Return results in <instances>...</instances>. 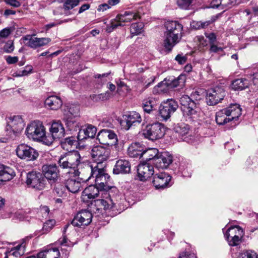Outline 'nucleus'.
<instances>
[{"mask_svg": "<svg viewBox=\"0 0 258 258\" xmlns=\"http://www.w3.org/2000/svg\"><path fill=\"white\" fill-rule=\"evenodd\" d=\"M90 169L86 179H82L83 181H87L91 178H94L96 185L99 186L101 191V199L94 201V205L102 206L104 210L112 209L115 203L113 202V192L117 191L116 188L112 185L110 176L106 172L104 167L101 165L90 166Z\"/></svg>", "mask_w": 258, "mask_h": 258, "instance_id": "f257e3e1", "label": "nucleus"}, {"mask_svg": "<svg viewBox=\"0 0 258 258\" xmlns=\"http://www.w3.org/2000/svg\"><path fill=\"white\" fill-rule=\"evenodd\" d=\"M144 162L153 164L156 168L166 169L173 161V156L168 152H159L155 148L145 149L144 150Z\"/></svg>", "mask_w": 258, "mask_h": 258, "instance_id": "f03ea898", "label": "nucleus"}, {"mask_svg": "<svg viewBox=\"0 0 258 258\" xmlns=\"http://www.w3.org/2000/svg\"><path fill=\"white\" fill-rule=\"evenodd\" d=\"M165 27L166 30L164 33L163 46L169 52L181 38L182 26L177 21H172L167 22Z\"/></svg>", "mask_w": 258, "mask_h": 258, "instance_id": "7ed1b4c3", "label": "nucleus"}, {"mask_svg": "<svg viewBox=\"0 0 258 258\" xmlns=\"http://www.w3.org/2000/svg\"><path fill=\"white\" fill-rule=\"evenodd\" d=\"M190 97L183 95L180 98L181 109L185 117L192 120L198 119L202 112L199 106L192 99H200L199 92L198 91L192 92Z\"/></svg>", "mask_w": 258, "mask_h": 258, "instance_id": "20e7f679", "label": "nucleus"}, {"mask_svg": "<svg viewBox=\"0 0 258 258\" xmlns=\"http://www.w3.org/2000/svg\"><path fill=\"white\" fill-rule=\"evenodd\" d=\"M70 169L73 170L72 173L75 176H80L84 174L88 170L90 169V164L83 160L78 151H73L66 153Z\"/></svg>", "mask_w": 258, "mask_h": 258, "instance_id": "39448f33", "label": "nucleus"}, {"mask_svg": "<svg viewBox=\"0 0 258 258\" xmlns=\"http://www.w3.org/2000/svg\"><path fill=\"white\" fill-rule=\"evenodd\" d=\"M241 114V109L238 104H231L228 107L217 112L215 120L218 125H224L227 122L237 120Z\"/></svg>", "mask_w": 258, "mask_h": 258, "instance_id": "423d86ee", "label": "nucleus"}, {"mask_svg": "<svg viewBox=\"0 0 258 258\" xmlns=\"http://www.w3.org/2000/svg\"><path fill=\"white\" fill-rule=\"evenodd\" d=\"M27 137L34 141L42 142L46 137L45 128L39 120H34L29 124L25 131Z\"/></svg>", "mask_w": 258, "mask_h": 258, "instance_id": "0eeeda50", "label": "nucleus"}, {"mask_svg": "<svg viewBox=\"0 0 258 258\" xmlns=\"http://www.w3.org/2000/svg\"><path fill=\"white\" fill-rule=\"evenodd\" d=\"M140 17L138 14L130 11L125 12L122 14H118L107 26L106 31L110 33L118 26H123L124 25V23L130 22L133 20H137Z\"/></svg>", "mask_w": 258, "mask_h": 258, "instance_id": "6e6552de", "label": "nucleus"}, {"mask_svg": "<svg viewBox=\"0 0 258 258\" xmlns=\"http://www.w3.org/2000/svg\"><path fill=\"white\" fill-rule=\"evenodd\" d=\"M50 134H48L44 139V144L49 146L55 140L60 139L65 135L64 128L59 120L53 121L49 129Z\"/></svg>", "mask_w": 258, "mask_h": 258, "instance_id": "1a4fd4ad", "label": "nucleus"}, {"mask_svg": "<svg viewBox=\"0 0 258 258\" xmlns=\"http://www.w3.org/2000/svg\"><path fill=\"white\" fill-rule=\"evenodd\" d=\"M145 137L152 141H155L162 138L165 135L164 125L159 122L147 125L143 131Z\"/></svg>", "mask_w": 258, "mask_h": 258, "instance_id": "9d476101", "label": "nucleus"}, {"mask_svg": "<svg viewBox=\"0 0 258 258\" xmlns=\"http://www.w3.org/2000/svg\"><path fill=\"white\" fill-rule=\"evenodd\" d=\"M110 154L109 149L101 146L94 147L91 152V155L94 162V164L90 166H96L98 167L101 165L105 167V164L104 163L108 159Z\"/></svg>", "mask_w": 258, "mask_h": 258, "instance_id": "9b49d317", "label": "nucleus"}, {"mask_svg": "<svg viewBox=\"0 0 258 258\" xmlns=\"http://www.w3.org/2000/svg\"><path fill=\"white\" fill-rule=\"evenodd\" d=\"M26 183L29 187L40 190L44 188L46 180L42 173L33 171L27 173Z\"/></svg>", "mask_w": 258, "mask_h": 258, "instance_id": "f8f14e48", "label": "nucleus"}, {"mask_svg": "<svg viewBox=\"0 0 258 258\" xmlns=\"http://www.w3.org/2000/svg\"><path fill=\"white\" fill-rule=\"evenodd\" d=\"M224 86L217 85L209 89L206 95V101L209 105H215L221 102L225 96Z\"/></svg>", "mask_w": 258, "mask_h": 258, "instance_id": "ddd939ff", "label": "nucleus"}, {"mask_svg": "<svg viewBox=\"0 0 258 258\" xmlns=\"http://www.w3.org/2000/svg\"><path fill=\"white\" fill-rule=\"evenodd\" d=\"M16 151L19 158L26 161L35 160L39 156L38 152L35 149L25 144L19 145Z\"/></svg>", "mask_w": 258, "mask_h": 258, "instance_id": "4468645a", "label": "nucleus"}, {"mask_svg": "<svg viewBox=\"0 0 258 258\" xmlns=\"http://www.w3.org/2000/svg\"><path fill=\"white\" fill-rule=\"evenodd\" d=\"M142 120L140 114L136 111H133L123 115L120 121V124L124 130H128L132 126L139 125Z\"/></svg>", "mask_w": 258, "mask_h": 258, "instance_id": "2eb2a0df", "label": "nucleus"}, {"mask_svg": "<svg viewBox=\"0 0 258 258\" xmlns=\"http://www.w3.org/2000/svg\"><path fill=\"white\" fill-rule=\"evenodd\" d=\"M6 131L11 133L16 134L20 133L25 126V123L21 116L16 115L10 116L7 118Z\"/></svg>", "mask_w": 258, "mask_h": 258, "instance_id": "dca6fc26", "label": "nucleus"}, {"mask_svg": "<svg viewBox=\"0 0 258 258\" xmlns=\"http://www.w3.org/2000/svg\"><path fill=\"white\" fill-rule=\"evenodd\" d=\"M178 107L177 102L173 99H168L162 103L159 107V114L163 120L169 118Z\"/></svg>", "mask_w": 258, "mask_h": 258, "instance_id": "f3484780", "label": "nucleus"}, {"mask_svg": "<svg viewBox=\"0 0 258 258\" xmlns=\"http://www.w3.org/2000/svg\"><path fill=\"white\" fill-rule=\"evenodd\" d=\"M97 139L103 145L112 146L117 145L118 140L116 135L110 130H102L98 134Z\"/></svg>", "mask_w": 258, "mask_h": 258, "instance_id": "a211bd4d", "label": "nucleus"}, {"mask_svg": "<svg viewBox=\"0 0 258 258\" xmlns=\"http://www.w3.org/2000/svg\"><path fill=\"white\" fill-rule=\"evenodd\" d=\"M92 213L87 210H82L76 214L71 222L74 226L81 227L90 224L92 219Z\"/></svg>", "mask_w": 258, "mask_h": 258, "instance_id": "6ab92c4d", "label": "nucleus"}, {"mask_svg": "<svg viewBox=\"0 0 258 258\" xmlns=\"http://www.w3.org/2000/svg\"><path fill=\"white\" fill-rule=\"evenodd\" d=\"M43 175L52 183L57 181L59 176V171L55 164H44L42 167Z\"/></svg>", "mask_w": 258, "mask_h": 258, "instance_id": "aec40b11", "label": "nucleus"}, {"mask_svg": "<svg viewBox=\"0 0 258 258\" xmlns=\"http://www.w3.org/2000/svg\"><path fill=\"white\" fill-rule=\"evenodd\" d=\"M171 176L165 172L156 173L153 177V184L156 189H163L171 185Z\"/></svg>", "mask_w": 258, "mask_h": 258, "instance_id": "412c9836", "label": "nucleus"}, {"mask_svg": "<svg viewBox=\"0 0 258 258\" xmlns=\"http://www.w3.org/2000/svg\"><path fill=\"white\" fill-rule=\"evenodd\" d=\"M153 164L143 162L139 165L138 168V175L140 180L145 181L151 177L155 173Z\"/></svg>", "mask_w": 258, "mask_h": 258, "instance_id": "4be33fe9", "label": "nucleus"}, {"mask_svg": "<svg viewBox=\"0 0 258 258\" xmlns=\"http://www.w3.org/2000/svg\"><path fill=\"white\" fill-rule=\"evenodd\" d=\"M23 39L26 45L33 48H36L45 45L51 41V39L49 38L33 37L29 35L23 37Z\"/></svg>", "mask_w": 258, "mask_h": 258, "instance_id": "5701e85b", "label": "nucleus"}, {"mask_svg": "<svg viewBox=\"0 0 258 258\" xmlns=\"http://www.w3.org/2000/svg\"><path fill=\"white\" fill-rule=\"evenodd\" d=\"M82 179H86V177H82L80 178L79 176H75L74 175V177L66 180L65 183L66 188L72 193L78 192L81 187L82 182H86L83 181Z\"/></svg>", "mask_w": 258, "mask_h": 258, "instance_id": "b1692460", "label": "nucleus"}, {"mask_svg": "<svg viewBox=\"0 0 258 258\" xmlns=\"http://www.w3.org/2000/svg\"><path fill=\"white\" fill-rule=\"evenodd\" d=\"M185 80V75L181 74L177 78L169 77L168 78H166L163 82L169 88H174L178 87L181 88L184 86Z\"/></svg>", "mask_w": 258, "mask_h": 258, "instance_id": "393cba45", "label": "nucleus"}, {"mask_svg": "<svg viewBox=\"0 0 258 258\" xmlns=\"http://www.w3.org/2000/svg\"><path fill=\"white\" fill-rule=\"evenodd\" d=\"M131 169V164L128 160L120 159L116 162L113 169V173L114 174H125L129 173Z\"/></svg>", "mask_w": 258, "mask_h": 258, "instance_id": "a878e982", "label": "nucleus"}, {"mask_svg": "<svg viewBox=\"0 0 258 258\" xmlns=\"http://www.w3.org/2000/svg\"><path fill=\"white\" fill-rule=\"evenodd\" d=\"M101 194V189L99 186L90 185L86 187L83 191L82 199L83 201H87V199H93L99 197Z\"/></svg>", "mask_w": 258, "mask_h": 258, "instance_id": "bb28decb", "label": "nucleus"}, {"mask_svg": "<svg viewBox=\"0 0 258 258\" xmlns=\"http://www.w3.org/2000/svg\"><path fill=\"white\" fill-rule=\"evenodd\" d=\"M144 147L139 143L132 144L127 149L128 155L133 158H143Z\"/></svg>", "mask_w": 258, "mask_h": 258, "instance_id": "cd10ccee", "label": "nucleus"}, {"mask_svg": "<svg viewBox=\"0 0 258 258\" xmlns=\"http://www.w3.org/2000/svg\"><path fill=\"white\" fill-rule=\"evenodd\" d=\"M61 99L56 96H51L47 97L45 101V105L51 110H57L62 105Z\"/></svg>", "mask_w": 258, "mask_h": 258, "instance_id": "c85d7f7f", "label": "nucleus"}, {"mask_svg": "<svg viewBox=\"0 0 258 258\" xmlns=\"http://www.w3.org/2000/svg\"><path fill=\"white\" fill-rule=\"evenodd\" d=\"M15 176V173L13 169L3 165H0V181H9Z\"/></svg>", "mask_w": 258, "mask_h": 258, "instance_id": "c756f323", "label": "nucleus"}, {"mask_svg": "<svg viewBox=\"0 0 258 258\" xmlns=\"http://www.w3.org/2000/svg\"><path fill=\"white\" fill-rule=\"evenodd\" d=\"M232 3L231 0H213L210 4V7L224 10L223 11H225L231 8Z\"/></svg>", "mask_w": 258, "mask_h": 258, "instance_id": "7c9ffc66", "label": "nucleus"}, {"mask_svg": "<svg viewBox=\"0 0 258 258\" xmlns=\"http://www.w3.org/2000/svg\"><path fill=\"white\" fill-rule=\"evenodd\" d=\"M60 252L57 248L45 249L39 252L40 258H59Z\"/></svg>", "mask_w": 258, "mask_h": 258, "instance_id": "2f4dec72", "label": "nucleus"}, {"mask_svg": "<svg viewBox=\"0 0 258 258\" xmlns=\"http://www.w3.org/2000/svg\"><path fill=\"white\" fill-rule=\"evenodd\" d=\"M156 101L153 98H148L143 101L142 107L145 112L150 114L156 109Z\"/></svg>", "mask_w": 258, "mask_h": 258, "instance_id": "473e14b6", "label": "nucleus"}, {"mask_svg": "<svg viewBox=\"0 0 258 258\" xmlns=\"http://www.w3.org/2000/svg\"><path fill=\"white\" fill-rule=\"evenodd\" d=\"M249 85L248 80L245 78L237 79L233 81L231 84V88L234 90H242Z\"/></svg>", "mask_w": 258, "mask_h": 258, "instance_id": "72a5a7b5", "label": "nucleus"}, {"mask_svg": "<svg viewBox=\"0 0 258 258\" xmlns=\"http://www.w3.org/2000/svg\"><path fill=\"white\" fill-rule=\"evenodd\" d=\"M176 166L175 167V169L180 172L182 175L184 177H190L191 175V172L190 170V165L187 163L185 161H181L180 162L179 165H177L176 163H175Z\"/></svg>", "mask_w": 258, "mask_h": 258, "instance_id": "f704fd0d", "label": "nucleus"}, {"mask_svg": "<svg viewBox=\"0 0 258 258\" xmlns=\"http://www.w3.org/2000/svg\"><path fill=\"white\" fill-rule=\"evenodd\" d=\"M66 114V125L68 130L71 132L78 131L80 127L79 122L76 121L73 117H70L69 114Z\"/></svg>", "mask_w": 258, "mask_h": 258, "instance_id": "c9c22d12", "label": "nucleus"}, {"mask_svg": "<svg viewBox=\"0 0 258 258\" xmlns=\"http://www.w3.org/2000/svg\"><path fill=\"white\" fill-rule=\"evenodd\" d=\"M77 144V141L74 137L66 138L63 141H61L62 147L67 150L71 149L72 148H75Z\"/></svg>", "mask_w": 258, "mask_h": 258, "instance_id": "e433bc0d", "label": "nucleus"}, {"mask_svg": "<svg viewBox=\"0 0 258 258\" xmlns=\"http://www.w3.org/2000/svg\"><path fill=\"white\" fill-rule=\"evenodd\" d=\"M234 235H242V229L239 226H231L228 228L224 234L226 239H228L230 237H232Z\"/></svg>", "mask_w": 258, "mask_h": 258, "instance_id": "4c0bfd02", "label": "nucleus"}, {"mask_svg": "<svg viewBox=\"0 0 258 258\" xmlns=\"http://www.w3.org/2000/svg\"><path fill=\"white\" fill-rule=\"evenodd\" d=\"M189 129V126L183 123L178 124L174 128L175 132L182 137H183L188 134Z\"/></svg>", "mask_w": 258, "mask_h": 258, "instance_id": "58836bf2", "label": "nucleus"}, {"mask_svg": "<svg viewBox=\"0 0 258 258\" xmlns=\"http://www.w3.org/2000/svg\"><path fill=\"white\" fill-rule=\"evenodd\" d=\"M212 22L211 21L205 22L193 21L191 22L190 26L194 29H200L208 27Z\"/></svg>", "mask_w": 258, "mask_h": 258, "instance_id": "ea45409f", "label": "nucleus"}, {"mask_svg": "<svg viewBox=\"0 0 258 258\" xmlns=\"http://www.w3.org/2000/svg\"><path fill=\"white\" fill-rule=\"evenodd\" d=\"M24 246L21 244L12 248L10 251H8V253L15 257H19L24 254Z\"/></svg>", "mask_w": 258, "mask_h": 258, "instance_id": "a19ab883", "label": "nucleus"}, {"mask_svg": "<svg viewBox=\"0 0 258 258\" xmlns=\"http://www.w3.org/2000/svg\"><path fill=\"white\" fill-rule=\"evenodd\" d=\"M32 70L33 68L32 66H28L25 67L23 70H19L15 72L13 76L17 77L27 76L32 73Z\"/></svg>", "mask_w": 258, "mask_h": 258, "instance_id": "79ce46f5", "label": "nucleus"}, {"mask_svg": "<svg viewBox=\"0 0 258 258\" xmlns=\"http://www.w3.org/2000/svg\"><path fill=\"white\" fill-rule=\"evenodd\" d=\"M143 28V24L142 23H133L130 28L131 33L133 35H138L141 33Z\"/></svg>", "mask_w": 258, "mask_h": 258, "instance_id": "37998d69", "label": "nucleus"}, {"mask_svg": "<svg viewBox=\"0 0 258 258\" xmlns=\"http://www.w3.org/2000/svg\"><path fill=\"white\" fill-rule=\"evenodd\" d=\"M55 221L54 219H50L46 221L43 224L42 231L43 233H47L49 232L54 226Z\"/></svg>", "mask_w": 258, "mask_h": 258, "instance_id": "c03bdc74", "label": "nucleus"}, {"mask_svg": "<svg viewBox=\"0 0 258 258\" xmlns=\"http://www.w3.org/2000/svg\"><path fill=\"white\" fill-rule=\"evenodd\" d=\"M58 164L61 168L70 169L68 159L66 158V153L61 155L59 157Z\"/></svg>", "mask_w": 258, "mask_h": 258, "instance_id": "a18cd8bd", "label": "nucleus"}, {"mask_svg": "<svg viewBox=\"0 0 258 258\" xmlns=\"http://www.w3.org/2000/svg\"><path fill=\"white\" fill-rule=\"evenodd\" d=\"M87 136L89 138H93L96 135L97 129L94 126L91 124H88L85 128H84Z\"/></svg>", "mask_w": 258, "mask_h": 258, "instance_id": "49530a36", "label": "nucleus"}, {"mask_svg": "<svg viewBox=\"0 0 258 258\" xmlns=\"http://www.w3.org/2000/svg\"><path fill=\"white\" fill-rule=\"evenodd\" d=\"M80 0H66L63 4V8L66 10L73 9L79 3Z\"/></svg>", "mask_w": 258, "mask_h": 258, "instance_id": "de8ad7c7", "label": "nucleus"}, {"mask_svg": "<svg viewBox=\"0 0 258 258\" xmlns=\"http://www.w3.org/2000/svg\"><path fill=\"white\" fill-rule=\"evenodd\" d=\"M193 0H176L177 6L181 9L188 10Z\"/></svg>", "mask_w": 258, "mask_h": 258, "instance_id": "09e8293b", "label": "nucleus"}, {"mask_svg": "<svg viewBox=\"0 0 258 258\" xmlns=\"http://www.w3.org/2000/svg\"><path fill=\"white\" fill-rule=\"evenodd\" d=\"M110 96V93L108 91H106L103 93L95 95L94 97H93V99L96 101H104L109 99Z\"/></svg>", "mask_w": 258, "mask_h": 258, "instance_id": "8fccbe9b", "label": "nucleus"}, {"mask_svg": "<svg viewBox=\"0 0 258 258\" xmlns=\"http://www.w3.org/2000/svg\"><path fill=\"white\" fill-rule=\"evenodd\" d=\"M79 111V107L76 105H73L68 108V111L67 112L65 111L64 115L66 116V114H68L71 117H72V116L75 117L78 115Z\"/></svg>", "mask_w": 258, "mask_h": 258, "instance_id": "3c124183", "label": "nucleus"}, {"mask_svg": "<svg viewBox=\"0 0 258 258\" xmlns=\"http://www.w3.org/2000/svg\"><path fill=\"white\" fill-rule=\"evenodd\" d=\"M242 235H234V236H232V237H230V238L226 239L227 241L229 242V245L231 246H235L237 245L238 244L240 240V237Z\"/></svg>", "mask_w": 258, "mask_h": 258, "instance_id": "603ef678", "label": "nucleus"}, {"mask_svg": "<svg viewBox=\"0 0 258 258\" xmlns=\"http://www.w3.org/2000/svg\"><path fill=\"white\" fill-rule=\"evenodd\" d=\"M110 74V73H107L103 74H96L94 75V77L95 79H98L99 80L98 83L102 85L106 82L107 80L106 78L108 77Z\"/></svg>", "mask_w": 258, "mask_h": 258, "instance_id": "864d4df0", "label": "nucleus"}, {"mask_svg": "<svg viewBox=\"0 0 258 258\" xmlns=\"http://www.w3.org/2000/svg\"><path fill=\"white\" fill-rule=\"evenodd\" d=\"M66 185L64 186L61 184H58L54 188L55 192L57 194V196L59 197H62L63 195L64 194V191L66 190Z\"/></svg>", "mask_w": 258, "mask_h": 258, "instance_id": "5fc2aeb1", "label": "nucleus"}, {"mask_svg": "<svg viewBox=\"0 0 258 258\" xmlns=\"http://www.w3.org/2000/svg\"><path fill=\"white\" fill-rule=\"evenodd\" d=\"M238 258H257V255L254 252L247 251L241 253Z\"/></svg>", "mask_w": 258, "mask_h": 258, "instance_id": "6e6d98bb", "label": "nucleus"}, {"mask_svg": "<svg viewBox=\"0 0 258 258\" xmlns=\"http://www.w3.org/2000/svg\"><path fill=\"white\" fill-rule=\"evenodd\" d=\"M79 132L77 136V139L78 141H82L84 139H86L87 138H89L88 136H87V134L85 133L84 128L80 129L79 127V130H78Z\"/></svg>", "mask_w": 258, "mask_h": 258, "instance_id": "4d7b16f0", "label": "nucleus"}, {"mask_svg": "<svg viewBox=\"0 0 258 258\" xmlns=\"http://www.w3.org/2000/svg\"><path fill=\"white\" fill-rule=\"evenodd\" d=\"M175 59L179 64H183L186 62L187 57L185 55H183L182 54H178L175 57Z\"/></svg>", "mask_w": 258, "mask_h": 258, "instance_id": "13d9d810", "label": "nucleus"}, {"mask_svg": "<svg viewBox=\"0 0 258 258\" xmlns=\"http://www.w3.org/2000/svg\"><path fill=\"white\" fill-rule=\"evenodd\" d=\"M205 35L206 37L208 38L210 44L215 43L217 40V37L214 33H205Z\"/></svg>", "mask_w": 258, "mask_h": 258, "instance_id": "bf43d9fd", "label": "nucleus"}, {"mask_svg": "<svg viewBox=\"0 0 258 258\" xmlns=\"http://www.w3.org/2000/svg\"><path fill=\"white\" fill-rule=\"evenodd\" d=\"M14 46L13 43L11 41L8 42L4 46V51L7 53L12 52L14 50Z\"/></svg>", "mask_w": 258, "mask_h": 258, "instance_id": "052dcab7", "label": "nucleus"}, {"mask_svg": "<svg viewBox=\"0 0 258 258\" xmlns=\"http://www.w3.org/2000/svg\"><path fill=\"white\" fill-rule=\"evenodd\" d=\"M11 32V29L6 28L0 31V37L7 38L9 36Z\"/></svg>", "mask_w": 258, "mask_h": 258, "instance_id": "680f3d73", "label": "nucleus"}, {"mask_svg": "<svg viewBox=\"0 0 258 258\" xmlns=\"http://www.w3.org/2000/svg\"><path fill=\"white\" fill-rule=\"evenodd\" d=\"M7 62L9 64H14L18 62V57L17 56H8L6 57Z\"/></svg>", "mask_w": 258, "mask_h": 258, "instance_id": "e2e57ef3", "label": "nucleus"}, {"mask_svg": "<svg viewBox=\"0 0 258 258\" xmlns=\"http://www.w3.org/2000/svg\"><path fill=\"white\" fill-rule=\"evenodd\" d=\"M6 4L15 8H18L21 6V3L17 0H5Z\"/></svg>", "mask_w": 258, "mask_h": 258, "instance_id": "0e129e2a", "label": "nucleus"}, {"mask_svg": "<svg viewBox=\"0 0 258 258\" xmlns=\"http://www.w3.org/2000/svg\"><path fill=\"white\" fill-rule=\"evenodd\" d=\"M178 258H197L194 253L182 252L180 254Z\"/></svg>", "mask_w": 258, "mask_h": 258, "instance_id": "69168bd1", "label": "nucleus"}, {"mask_svg": "<svg viewBox=\"0 0 258 258\" xmlns=\"http://www.w3.org/2000/svg\"><path fill=\"white\" fill-rule=\"evenodd\" d=\"M222 50V48L221 47H218L217 45L215 44V43L210 44V52L216 53Z\"/></svg>", "mask_w": 258, "mask_h": 258, "instance_id": "338daca9", "label": "nucleus"}, {"mask_svg": "<svg viewBox=\"0 0 258 258\" xmlns=\"http://www.w3.org/2000/svg\"><path fill=\"white\" fill-rule=\"evenodd\" d=\"M109 8H110V6L108 4H104L100 5L98 7V8L97 10L98 11L103 12Z\"/></svg>", "mask_w": 258, "mask_h": 258, "instance_id": "774afa93", "label": "nucleus"}]
</instances>
